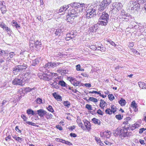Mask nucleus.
<instances>
[{"instance_id":"nucleus-1","label":"nucleus","mask_w":146,"mask_h":146,"mask_svg":"<svg viewBox=\"0 0 146 146\" xmlns=\"http://www.w3.org/2000/svg\"><path fill=\"white\" fill-rule=\"evenodd\" d=\"M98 15L100 16L99 19V23L102 26H106L109 20L108 14L105 12H103L102 13H99Z\"/></svg>"},{"instance_id":"nucleus-2","label":"nucleus","mask_w":146,"mask_h":146,"mask_svg":"<svg viewBox=\"0 0 146 146\" xmlns=\"http://www.w3.org/2000/svg\"><path fill=\"white\" fill-rule=\"evenodd\" d=\"M86 11L85 13V17L89 19L95 17L96 15V8L91 6L88 8H86Z\"/></svg>"},{"instance_id":"nucleus-3","label":"nucleus","mask_w":146,"mask_h":146,"mask_svg":"<svg viewBox=\"0 0 146 146\" xmlns=\"http://www.w3.org/2000/svg\"><path fill=\"white\" fill-rule=\"evenodd\" d=\"M139 3L136 1L135 0H132L129 1L128 4V6L132 10H135L136 11H139L140 9V5Z\"/></svg>"},{"instance_id":"nucleus-4","label":"nucleus","mask_w":146,"mask_h":146,"mask_svg":"<svg viewBox=\"0 0 146 146\" xmlns=\"http://www.w3.org/2000/svg\"><path fill=\"white\" fill-rule=\"evenodd\" d=\"M73 8L75 9H78L79 15L81 13H82L84 12L86 9V5L84 3L81 4L80 3H73Z\"/></svg>"},{"instance_id":"nucleus-5","label":"nucleus","mask_w":146,"mask_h":146,"mask_svg":"<svg viewBox=\"0 0 146 146\" xmlns=\"http://www.w3.org/2000/svg\"><path fill=\"white\" fill-rule=\"evenodd\" d=\"M27 65L25 64L17 65L13 68V72L14 74H17L19 72L24 71L27 68Z\"/></svg>"},{"instance_id":"nucleus-6","label":"nucleus","mask_w":146,"mask_h":146,"mask_svg":"<svg viewBox=\"0 0 146 146\" xmlns=\"http://www.w3.org/2000/svg\"><path fill=\"white\" fill-rule=\"evenodd\" d=\"M111 3L110 0H103L98 6V11L100 12L103 11Z\"/></svg>"},{"instance_id":"nucleus-7","label":"nucleus","mask_w":146,"mask_h":146,"mask_svg":"<svg viewBox=\"0 0 146 146\" xmlns=\"http://www.w3.org/2000/svg\"><path fill=\"white\" fill-rule=\"evenodd\" d=\"M42 75H43V76L44 77L46 78L48 80H49L51 79L52 77L53 76V74L52 72H49L48 70L45 72L44 74H42L41 73H39L38 74V76L41 79L42 78Z\"/></svg>"},{"instance_id":"nucleus-8","label":"nucleus","mask_w":146,"mask_h":146,"mask_svg":"<svg viewBox=\"0 0 146 146\" xmlns=\"http://www.w3.org/2000/svg\"><path fill=\"white\" fill-rule=\"evenodd\" d=\"M68 10V14L70 16V18H72L73 17H76L79 15V13L77 12L72 7H70Z\"/></svg>"},{"instance_id":"nucleus-9","label":"nucleus","mask_w":146,"mask_h":146,"mask_svg":"<svg viewBox=\"0 0 146 146\" xmlns=\"http://www.w3.org/2000/svg\"><path fill=\"white\" fill-rule=\"evenodd\" d=\"M122 4L120 3H115L113 4V7L111 8L112 13H114L115 11H119L121 8Z\"/></svg>"},{"instance_id":"nucleus-10","label":"nucleus","mask_w":146,"mask_h":146,"mask_svg":"<svg viewBox=\"0 0 146 146\" xmlns=\"http://www.w3.org/2000/svg\"><path fill=\"white\" fill-rule=\"evenodd\" d=\"M60 63L54 62H48L44 66V68H54L58 66Z\"/></svg>"},{"instance_id":"nucleus-11","label":"nucleus","mask_w":146,"mask_h":146,"mask_svg":"<svg viewBox=\"0 0 146 146\" xmlns=\"http://www.w3.org/2000/svg\"><path fill=\"white\" fill-rule=\"evenodd\" d=\"M12 84L14 85L23 86L24 84L23 79L15 78L12 82Z\"/></svg>"},{"instance_id":"nucleus-12","label":"nucleus","mask_w":146,"mask_h":146,"mask_svg":"<svg viewBox=\"0 0 146 146\" xmlns=\"http://www.w3.org/2000/svg\"><path fill=\"white\" fill-rule=\"evenodd\" d=\"M22 77L21 78L23 79L24 81H26V82H28L31 77V75L29 72H26L25 73H23L21 75Z\"/></svg>"},{"instance_id":"nucleus-13","label":"nucleus","mask_w":146,"mask_h":146,"mask_svg":"<svg viewBox=\"0 0 146 146\" xmlns=\"http://www.w3.org/2000/svg\"><path fill=\"white\" fill-rule=\"evenodd\" d=\"M111 109L110 108H107L105 110V112L106 114L110 115H111L113 113L114 114L117 111L116 107L114 105H111Z\"/></svg>"},{"instance_id":"nucleus-14","label":"nucleus","mask_w":146,"mask_h":146,"mask_svg":"<svg viewBox=\"0 0 146 146\" xmlns=\"http://www.w3.org/2000/svg\"><path fill=\"white\" fill-rule=\"evenodd\" d=\"M72 7L73 8V3H70L68 5H64L61 7L59 9V11L60 12H62L66 10L70 7Z\"/></svg>"},{"instance_id":"nucleus-15","label":"nucleus","mask_w":146,"mask_h":146,"mask_svg":"<svg viewBox=\"0 0 146 146\" xmlns=\"http://www.w3.org/2000/svg\"><path fill=\"white\" fill-rule=\"evenodd\" d=\"M95 44L96 46L97 50H100L102 52H104L106 51V48L100 43L96 42V44Z\"/></svg>"},{"instance_id":"nucleus-16","label":"nucleus","mask_w":146,"mask_h":146,"mask_svg":"<svg viewBox=\"0 0 146 146\" xmlns=\"http://www.w3.org/2000/svg\"><path fill=\"white\" fill-rule=\"evenodd\" d=\"M37 114H38L41 117H43L46 113L47 112L44 110L42 109H40L36 111Z\"/></svg>"},{"instance_id":"nucleus-17","label":"nucleus","mask_w":146,"mask_h":146,"mask_svg":"<svg viewBox=\"0 0 146 146\" xmlns=\"http://www.w3.org/2000/svg\"><path fill=\"white\" fill-rule=\"evenodd\" d=\"M84 125L85 126V129L87 130L88 131H89L91 129V124L90 122L87 120L84 121Z\"/></svg>"},{"instance_id":"nucleus-18","label":"nucleus","mask_w":146,"mask_h":146,"mask_svg":"<svg viewBox=\"0 0 146 146\" xmlns=\"http://www.w3.org/2000/svg\"><path fill=\"white\" fill-rule=\"evenodd\" d=\"M100 25V24L99 23V21H98V23L95 24L93 26L90 27V30H91V31L92 32H96L99 28Z\"/></svg>"},{"instance_id":"nucleus-19","label":"nucleus","mask_w":146,"mask_h":146,"mask_svg":"<svg viewBox=\"0 0 146 146\" xmlns=\"http://www.w3.org/2000/svg\"><path fill=\"white\" fill-rule=\"evenodd\" d=\"M70 81L72 84H73L74 86H79L80 82L79 81H77L75 78H71Z\"/></svg>"},{"instance_id":"nucleus-20","label":"nucleus","mask_w":146,"mask_h":146,"mask_svg":"<svg viewBox=\"0 0 146 146\" xmlns=\"http://www.w3.org/2000/svg\"><path fill=\"white\" fill-rule=\"evenodd\" d=\"M127 131L126 129H120L121 133L119 135V137L121 139H123L124 137H126V136H128L126 135V131Z\"/></svg>"},{"instance_id":"nucleus-21","label":"nucleus","mask_w":146,"mask_h":146,"mask_svg":"<svg viewBox=\"0 0 146 146\" xmlns=\"http://www.w3.org/2000/svg\"><path fill=\"white\" fill-rule=\"evenodd\" d=\"M131 16L129 14H127L125 16L122 17V20L123 21L126 22L130 20H131Z\"/></svg>"},{"instance_id":"nucleus-22","label":"nucleus","mask_w":146,"mask_h":146,"mask_svg":"<svg viewBox=\"0 0 146 146\" xmlns=\"http://www.w3.org/2000/svg\"><path fill=\"white\" fill-rule=\"evenodd\" d=\"M27 113L28 115H35L37 114L36 111H34L31 109H29L27 110Z\"/></svg>"},{"instance_id":"nucleus-23","label":"nucleus","mask_w":146,"mask_h":146,"mask_svg":"<svg viewBox=\"0 0 146 146\" xmlns=\"http://www.w3.org/2000/svg\"><path fill=\"white\" fill-rule=\"evenodd\" d=\"M92 121L93 123L95 124H97L99 125H100L101 124V122L100 120L96 118H94L92 119Z\"/></svg>"},{"instance_id":"nucleus-24","label":"nucleus","mask_w":146,"mask_h":146,"mask_svg":"<svg viewBox=\"0 0 146 146\" xmlns=\"http://www.w3.org/2000/svg\"><path fill=\"white\" fill-rule=\"evenodd\" d=\"M9 51L8 50H4L1 49L0 51V54L3 56H8Z\"/></svg>"},{"instance_id":"nucleus-25","label":"nucleus","mask_w":146,"mask_h":146,"mask_svg":"<svg viewBox=\"0 0 146 146\" xmlns=\"http://www.w3.org/2000/svg\"><path fill=\"white\" fill-rule=\"evenodd\" d=\"M50 84L52 88L58 89L59 88L58 85L56 81H54V82H50Z\"/></svg>"},{"instance_id":"nucleus-26","label":"nucleus","mask_w":146,"mask_h":146,"mask_svg":"<svg viewBox=\"0 0 146 146\" xmlns=\"http://www.w3.org/2000/svg\"><path fill=\"white\" fill-rule=\"evenodd\" d=\"M52 95L54 98L57 100L59 101L60 100L62 99L61 96L57 94L56 92L53 93Z\"/></svg>"},{"instance_id":"nucleus-27","label":"nucleus","mask_w":146,"mask_h":146,"mask_svg":"<svg viewBox=\"0 0 146 146\" xmlns=\"http://www.w3.org/2000/svg\"><path fill=\"white\" fill-rule=\"evenodd\" d=\"M9 56L7 58V59L8 60H11V59L13 57L16 55L15 53L13 52H9Z\"/></svg>"},{"instance_id":"nucleus-28","label":"nucleus","mask_w":146,"mask_h":146,"mask_svg":"<svg viewBox=\"0 0 146 146\" xmlns=\"http://www.w3.org/2000/svg\"><path fill=\"white\" fill-rule=\"evenodd\" d=\"M138 27V29H139L140 30V32H143V30L142 29H143L144 28V27L143 25H142L140 24L139 25H138V26L137 25H135L134 27V28H135V29L137 28V27Z\"/></svg>"},{"instance_id":"nucleus-29","label":"nucleus","mask_w":146,"mask_h":146,"mask_svg":"<svg viewBox=\"0 0 146 146\" xmlns=\"http://www.w3.org/2000/svg\"><path fill=\"white\" fill-rule=\"evenodd\" d=\"M113 133L115 136H117L121 133L120 132V130H119L118 129H117L113 131Z\"/></svg>"},{"instance_id":"nucleus-30","label":"nucleus","mask_w":146,"mask_h":146,"mask_svg":"<svg viewBox=\"0 0 146 146\" xmlns=\"http://www.w3.org/2000/svg\"><path fill=\"white\" fill-rule=\"evenodd\" d=\"M39 60L38 58H36L33 60L32 65L34 66H35L38 64L39 62Z\"/></svg>"},{"instance_id":"nucleus-31","label":"nucleus","mask_w":146,"mask_h":146,"mask_svg":"<svg viewBox=\"0 0 146 146\" xmlns=\"http://www.w3.org/2000/svg\"><path fill=\"white\" fill-rule=\"evenodd\" d=\"M13 137L16 141H18L19 142L21 143L22 141V139L19 137L16 136L15 135L13 136Z\"/></svg>"},{"instance_id":"nucleus-32","label":"nucleus","mask_w":146,"mask_h":146,"mask_svg":"<svg viewBox=\"0 0 146 146\" xmlns=\"http://www.w3.org/2000/svg\"><path fill=\"white\" fill-rule=\"evenodd\" d=\"M35 89V87H34L33 88H31L29 87H26L24 88V90L25 91V92L26 93H27L32 91L33 90H34Z\"/></svg>"},{"instance_id":"nucleus-33","label":"nucleus","mask_w":146,"mask_h":146,"mask_svg":"<svg viewBox=\"0 0 146 146\" xmlns=\"http://www.w3.org/2000/svg\"><path fill=\"white\" fill-rule=\"evenodd\" d=\"M119 103L121 106H124L126 103L125 100L123 98H121L120 100L119 101Z\"/></svg>"},{"instance_id":"nucleus-34","label":"nucleus","mask_w":146,"mask_h":146,"mask_svg":"<svg viewBox=\"0 0 146 146\" xmlns=\"http://www.w3.org/2000/svg\"><path fill=\"white\" fill-rule=\"evenodd\" d=\"M58 84L63 87H66V83L63 80L59 81Z\"/></svg>"},{"instance_id":"nucleus-35","label":"nucleus","mask_w":146,"mask_h":146,"mask_svg":"<svg viewBox=\"0 0 146 146\" xmlns=\"http://www.w3.org/2000/svg\"><path fill=\"white\" fill-rule=\"evenodd\" d=\"M12 23L13 26L15 27L17 29H20V26L18 24L17 22L13 20Z\"/></svg>"},{"instance_id":"nucleus-36","label":"nucleus","mask_w":146,"mask_h":146,"mask_svg":"<svg viewBox=\"0 0 146 146\" xmlns=\"http://www.w3.org/2000/svg\"><path fill=\"white\" fill-rule=\"evenodd\" d=\"M63 19L66 21L68 22H70V21L71 20L70 16L69 14L68 13V15L66 16H64L63 17Z\"/></svg>"},{"instance_id":"nucleus-37","label":"nucleus","mask_w":146,"mask_h":146,"mask_svg":"<svg viewBox=\"0 0 146 146\" xmlns=\"http://www.w3.org/2000/svg\"><path fill=\"white\" fill-rule=\"evenodd\" d=\"M139 125L137 124H134L132 125V126L130 128V129L131 130H133L135 129L138 128Z\"/></svg>"},{"instance_id":"nucleus-38","label":"nucleus","mask_w":146,"mask_h":146,"mask_svg":"<svg viewBox=\"0 0 146 146\" xmlns=\"http://www.w3.org/2000/svg\"><path fill=\"white\" fill-rule=\"evenodd\" d=\"M88 100L94 103H96L98 101L96 98H94L92 97H90L89 98Z\"/></svg>"},{"instance_id":"nucleus-39","label":"nucleus","mask_w":146,"mask_h":146,"mask_svg":"<svg viewBox=\"0 0 146 146\" xmlns=\"http://www.w3.org/2000/svg\"><path fill=\"white\" fill-rule=\"evenodd\" d=\"M131 107L136 108L137 107V104L135 103V101H133L131 103Z\"/></svg>"},{"instance_id":"nucleus-40","label":"nucleus","mask_w":146,"mask_h":146,"mask_svg":"<svg viewBox=\"0 0 146 146\" xmlns=\"http://www.w3.org/2000/svg\"><path fill=\"white\" fill-rule=\"evenodd\" d=\"M139 87L143 89L144 86H145V84L143 82H139L138 83Z\"/></svg>"},{"instance_id":"nucleus-41","label":"nucleus","mask_w":146,"mask_h":146,"mask_svg":"<svg viewBox=\"0 0 146 146\" xmlns=\"http://www.w3.org/2000/svg\"><path fill=\"white\" fill-rule=\"evenodd\" d=\"M62 32V30L60 29H58L56 30L55 32V34L56 35H60Z\"/></svg>"},{"instance_id":"nucleus-42","label":"nucleus","mask_w":146,"mask_h":146,"mask_svg":"<svg viewBox=\"0 0 146 146\" xmlns=\"http://www.w3.org/2000/svg\"><path fill=\"white\" fill-rule=\"evenodd\" d=\"M63 104L64 106L68 108L70 106V103L68 101H64L63 102Z\"/></svg>"},{"instance_id":"nucleus-43","label":"nucleus","mask_w":146,"mask_h":146,"mask_svg":"<svg viewBox=\"0 0 146 146\" xmlns=\"http://www.w3.org/2000/svg\"><path fill=\"white\" fill-rule=\"evenodd\" d=\"M0 9L2 13L3 14L5 13L7 11L5 5H4V6H3V7L1 8Z\"/></svg>"},{"instance_id":"nucleus-44","label":"nucleus","mask_w":146,"mask_h":146,"mask_svg":"<svg viewBox=\"0 0 146 146\" xmlns=\"http://www.w3.org/2000/svg\"><path fill=\"white\" fill-rule=\"evenodd\" d=\"M130 124L129 123L127 125H125L123 127H122V128H123L122 129H126V131H127L129 129H130Z\"/></svg>"},{"instance_id":"nucleus-45","label":"nucleus","mask_w":146,"mask_h":146,"mask_svg":"<svg viewBox=\"0 0 146 146\" xmlns=\"http://www.w3.org/2000/svg\"><path fill=\"white\" fill-rule=\"evenodd\" d=\"M100 100V106H105L106 104V102L102 99H101Z\"/></svg>"},{"instance_id":"nucleus-46","label":"nucleus","mask_w":146,"mask_h":146,"mask_svg":"<svg viewBox=\"0 0 146 146\" xmlns=\"http://www.w3.org/2000/svg\"><path fill=\"white\" fill-rule=\"evenodd\" d=\"M76 70L77 71H83L84 70V69H81L80 68L81 66H80V65L79 64H78L76 66Z\"/></svg>"},{"instance_id":"nucleus-47","label":"nucleus","mask_w":146,"mask_h":146,"mask_svg":"<svg viewBox=\"0 0 146 146\" xmlns=\"http://www.w3.org/2000/svg\"><path fill=\"white\" fill-rule=\"evenodd\" d=\"M109 99L111 101H112L115 98L114 96L112 94H110L108 95Z\"/></svg>"},{"instance_id":"nucleus-48","label":"nucleus","mask_w":146,"mask_h":146,"mask_svg":"<svg viewBox=\"0 0 146 146\" xmlns=\"http://www.w3.org/2000/svg\"><path fill=\"white\" fill-rule=\"evenodd\" d=\"M47 109L48 111L51 112H53L54 111V110L52 107L50 105H49L48 107L47 108Z\"/></svg>"},{"instance_id":"nucleus-49","label":"nucleus","mask_w":146,"mask_h":146,"mask_svg":"<svg viewBox=\"0 0 146 146\" xmlns=\"http://www.w3.org/2000/svg\"><path fill=\"white\" fill-rule=\"evenodd\" d=\"M46 117L48 119H51L53 117V115L49 113H48L47 114L46 113Z\"/></svg>"},{"instance_id":"nucleus-50","label":"nucleus","mask_w":146,"mask_h":146,"mask_svg":"<svg viewBox=\"0 0 146 146\" xmlns=\"http://www.w3.org/2000/svg\"><path fill=\"white\" fill-rule=\"evenodd\" d=\"M35 44L36 46H38L40 47L41 45V43L38 40H37L35 42Z\"/></svg>"},{"instance_id":"nucleus-51","label":"nucleus","mask_w":146,"mask_h":146,"mask_svg":"<svg viewBox=\"0 0 146 146\" xmlns=\"http://www.w3.org/2000/svg\"><path fill=\"white\" fill-rule=\"evenodd\" d=\"M107 42L109 43L112 46H116V44L114 42L111 41V40H107Z\"/></svg>"},{"instance_id":"nucleus-52","label":"nucleus","mask_w":146,"mask_h":146,"mask_svg":"<svg viewBox=\"0 0 146 146\" xmlns=\"http://www.w3.org/2000/svg\"><path fill=\"white\" fill-rule=\"evenodd\" d=\"M85 107L88 110H92V107L91 105L88 104H86V105Z\"/></svg>"},{"instance_id":"nucleus-53","label":"nucleus","mask_w":146,"mask_h":146,"mask_svg":"<svg viewBox=\"0 0 146 146\" xmlns=\"http://www.w3.org/2000/svg\"><path fill=\"white\" fill-rule=\"evenodd\" d=\"M36 101L37 103L38 104H40L42 103V100L39 98H38L36 100Z\"/></svg>"},{"instance_id":"nucleus-54","label":"nucleus","mask_w":146,"mask_h":146,"mask_svg":"<svg viewBox=\"0 0 146 146\" xmlns=\"http://www.w3.org/2000/svg\"><path fill=\"white\" fill-rule=\"evenodd\" d=\"M123 116H121L120 114L116 115L115 116L116 118L118 120H121Z\"/></svg>"},{"instance_id":"nucleus-55","label":"nucleus","mask_w":146,"mask_h":146,"mask_svg":"<svg viewBox=\"0 0 146 146\" xmlns=\"http://www.w3.org/2000/svg\"><path fill=\"white\" fill-rule=\"evenodd\" d=\"M126 135H128L126 136V137H129L132 135V133L131 132L127 131H127H126Z\"/></svg>"},{"instance_id":"nucleus-56","label":"nucleus","mask_w":146,"mask_h":146,"mask_svg":"<svg viewBox=\"0 0 146 146\" xmlns=\"http://www.w3.org/2000/svg\"><path fill=\"white\" fill-rule=\"evenodd\" d=\"M97 113L100 115H102L104 114V113L103 111H102L100 109H99L97 110Z\"/></svg>"},{"instance_id":"nucleus-57","label":"nucleus","mask_w":146,"mask_h":146,"mask_svg":"<svg viewBox=\"0 0 146 146\" xmlns=\"http://www.w3.org/2000/svg\"><path fill=\"white\" fill-rule=\"evenodd\" d=\"M121 13L122 16V17H123L124 16H125L126 15H127V14H128V13H126V12H125L123 10H121Z\"/></svg>"},{"instance_id":"nucleus-58","label":"nucleus","mask_w":146,"mask_h":146,"mask_svg":"<svg viewBox=\"0 0 146 146\" xmlns=\"http://www.w3.org/2000/svg\"><path fill=\"white\" fill-rule=\"evenodd\" d=\"M90 94H100V91L97 92L96 91H90L89 92Z\"/></svg>"},{"instance_id":"nucleus-59","label":"nucleus","mask_w":146,"mask_h":146,"mask_svg":"<svg viewBox=\"0 0 146 146\" xmlns=\"http://www.w3.org/2000/svg\"><path fill=\"white\" fill-rule=\"evenodd\" d=\"M69 34L70 35V37L72 38L75 37L76 36V35L72 32H71Z\"/></svg>"},{"instance_id":"nucleus-60","label":"nucleus","mask_w":146,"mask_h":146,"mask_svg":"<svg viewBox=\"0 0 146 146\" xmlns=\"http://www.w3.org/2000/svg\"><path fill=\"white\" fill-rule=\"evenodd\" d=\"M96 46L94 45H92L90 46V48L92 49L93 50H97Z\"/></svg>"},{"instance_id":"nucleus-61","label":"nucleus","mask_w":146,"mask_h":146,"mask_svg":"<svg viewBox=\"0 0 146 146\" xmlns=\"http://www.w3.org/2000/svg\"><path fill=\"white\" fill-rule=\"evenodd\" d=\"M56 127L60 131L62 130L63 129L62 127L59 125H56Z\"/></svg>"},{"instance_id":"nucleus-62","label":"nucleus","mask_w":146,"mask_h":146,"mask_svg":"<svg viewBox=\"0 0 146 146\" xmlns=\"http://www.w3.org/2000/svg\"><path fill=\"white\" fill-rule=\"evenodd\" d=\"M21 117L23 119L24 121H26L27 118L25 115L23 114H22L21 115Z\"/></svg>"},{"instance_id":"nucleus-63","label":"nucleus","mask_w":146,"mask_h":146,"mask_svg":"<svg viewBox=\"0 0 146 146\" xmlns=\"http://www.w3.org/2000/svg\"><path fill=\"white\" fill-rule=\"evenodd\" d=\"M68 72V71L66 70H62V74H61V75H65L66 73H67V72Z\"/></svg>"},{"instance_id":"nucleus-64","label":"nucleus","mask_w":146,"mask_h":146,"mask_svg":"<svg viewBox=\"0 0 146 146\" xmlns=\"http://www.w3.org/2000/svg\"><path fill=\"white\" fill-rule=\"evenodd\" d=\"M3 28L7 31H10V29H9L8 27H7L6 25H5V26H4V27H3Z\"/></svg>"}]
</instances>
